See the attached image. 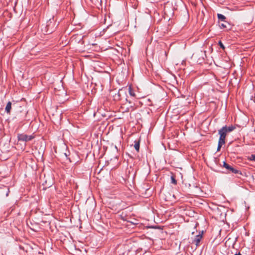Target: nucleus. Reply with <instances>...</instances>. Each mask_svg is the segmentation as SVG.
Listing matches in <instances>:
<instances>
[{"mask_svg":"<svg viewBox=\"0 0 255 255\" xmlns=\"http://www.w3.org/2000/svg\"><path fill=\"white\" fill-rule=\"evenodd\" d=\"M55 23L54 18L50 19L47 22L45 26V32L47 34L51 33L55 29Z\"/></svg>","mask_w":255,"mask_h":255,"instance_id":"obj_1","label":"nucleus"},{"mask_svg":"<svg viewBox=\"0 0 255 255\" xmlns=\"http://www.w3.org/2000/svg\"><path fill=\"white\" fill-rule=\"evenodd\" d=\"M223 166L227 170V172L228 173L242 175L240 170L234 168L233 166L227 163L225 161L223 162Z\"/></svg>","mask_w":255,"mask_h":255,"instance_id":"obj_2","label":"nucleus"},{"mask_svg":"<svg viewBox=\"0 0 255 255\" xmlns=\"http://www.w3.org/2000/svg\"><path fill=\"white\" fill-rule=\"evenodd\" d=\"M34 138L32 135H28L25 134H19L17 138L19 141H30Z\"/></svg>","mask_w":255,"mask_h":255,"instance_id":"obj_3","label":"nucleus"},{"mask_svg":"<svg viewBox=\"0 0 255 255\" xmlns=\"http://www.w3.org/2000/svg\"><path fill=\"white\" fill-rule=\"evenodd\" d=\"M227 133L224 130V129L221 128L219 130V134H220L219 141L225 143V138Z\"/></svg>","mask_w":255,"mask_h":255,"instance_id":"obj_4","label":"nucleus"},{"mask_svg":"<svg viewBox=\"0 0 255 255\" xmlns=\"http://www.w3.org/2000/svg\"><path fill=\"white\" fill-rule=\"evenodd\" d=\"M124 92L123 89H120L119 91L115 93V95H113L114 100L115 101H118L121 100L122 99V94Z\"/></svg>","mask_w":255,"mask_h":255,"instance_id":"obj_5","label":"nucleus"},{"mask_svg":"<svg viewBox=\"0 0 255 255\" xmlns=\"http://www.w3.org/2000/svg\"><path fill=\"white\" fill-rule=\"evenodd\" d=\"M202 234H199V235L195 236V239L192 241L193 244H195L196 247L199 246L200 242L202 238Z\"/></svg>","mask_w":255,"mask_h":255,"instance_id":"obj_6","label":"nucleus"},{"mask_svg":"<svg viewBox=\"0 0 255 255\" xmlns=\"http://www.w3.org/2000/svg\"><path fill=\"white\" fill-rule=\"evenodd\" d=\"M220 27L221 28H226V29H230V24L228 21L225 20V21H223V23H219Z\"/></svg>","mask_w":255,"mask_h":255,"instance_id":"obj_7","label":"nucleus"},{"mask_svg":"<svg viewBox=\"0 0 255 255\" xmlns=\"http://www.w3.org/2000/svg\"><path fill=\"white\" fill-rule=\"evenodd\" d=\"M222 129H224V130L228 133V132H231L233 130H234L235 129V127L234 126H230V127H227V126H225V127H223Z\"/></svg>","mask_w":255,"mask_h":255,"instance_id":"obj_8","label":"nucleus"},{"mask_svg":"<svg viewBox=\"0 0 255 255\" xmlns=\"http://www.w3.org/2000/svg\"><path fill=\"white\" fill-rule=\"evenodd\" d=\"M11 109V103L10 102H8L7 103L6 106L5 107V112L7 114H10Z\"/></svg>","mask_w":255,"mask_h":255,"instance_id":"obj_9","label":"nucleus"},{"mask_svg":"<svg viewBox=\"0 0 255 255\" xmlns=\"http://www.w3.org/2000/svg\"><path fill=\"white\" fill-rule=\"evenodd\" d=\"M217 16H218V18L219 19V23H220V22L225 21V20H226V17L224 15H223L222 14L218 13L217 14Z\"/></svg>","mask_w":255,"mask_h":255,"instance_id":"obj_10","label":"nucleus"},{"mask_svg":"<svg viewBox=\"0 0 255 255\" xmlns=\"http://www.w3.org/2000/svg\"><path fill=\"white\" fill-rule=\"evenodd\" d=\"M140 141L138 140H135L134 141V147L136 150L137 152L139 151V147H140Z\"/></svg>","mask_w":255,"mask_h":255,"instance_id":"obj_11","label":"nucleus"},{"mask_svg":"<svg viewBox=\"0 0 255 255\" xmlns=\"http://www.w3.org/2000/svg\"><path fill=\"white\" fill-rule=\"evenodd\" d=\"M128 91H129V94L131 96L135 97V94L134 93V91L132 89L131 87L130 86L128 88Z\"/></svg>","mask_w":255,"mask_h":255,"instance_id":"obj_12","label":"nucleus"},{"mask_svg":"<svg viewBox=\"0 0 255 255\" xmlns=\"http://www.w3.org/2000/svg\"><path fill=\"white\" fill-rule=\"evenodd\" d=\"M225 143L221 142L219 141H218V147H217V151H219L220 150V149L222 147V146Z\"/></svg>","mask_w":255,"mask_h":255,"instance_id":"obj_13","label":"nucleus"},{"mask_svg":"<svg viewBox=\"0 0 255 255\" xmlns=\"http://www.w3.org/2000/svg\"><path fill=\"white\" fill-rule=\"evenodd\" d=\"M171 183L174 184V185H176L177 184V181L175 179L174 176H172L171 177Z\"/></svg>","mask_w":255,"mask_h":255,"instance_id":"obj_14","label":"nucleus"},{"mask_svg":"<svg viewBox=\"0 0 255 255\" xmlns=\"http://www.w3.org/2000/svg\"><path fill=\"white\" fill-rule=\"evenodd\" d=\"M219 45H220L221 48H222L223 49H225V46L221 41H219Z\"/></svg>","mask_w":255,"mask_h":255,"instance_id":"obj_15","label":"nucleus"},{"mask_svg":"<svg viewBox=\"0 0 255 255\" xmlns=\"http://www.w3.org/2000/svg\"><path fill=\"white\" fill-rule=\"evenodd\" d=\"M250 159L255 161V154L252 155Z\"/></svg>","mask_w":255,"mask_h":255,"instance_id":"obj_16","label":"nucleus"},{"mask_svg":"<svg viewBox=\"0 0 255 255\" xmlns=\"http://www.w3.org/2000/svg\"><path fill=\"white\" fill-rule=\"evenodd\" d=\"M200 54L201 55H204L205 56V57H206V51H201L200 52Z\"/></svg>","mask_w":255,"mask_h":255,"instance_id":"obj_17","label":"nucleus"},{"mask_svg":"<svg viewBox=\"0 0 255 255\" xmlns=\"http://www.w3.org/2000/svg\"><path fill=\"white\" fill-rule=\"evenodd\" d=\"M235 255H242L240 252L238 253H236Z\"/></svg>","mask_w":255,"mask_h":255,"instance_id":"obj_18","label":"nucleus"},{"mask_svg":"<svg viewBox=\"0 0 255 255\" xmlns=\"http://www.w3.org/2000/svg\"><path fill=\"white\" fill-rule=\"evenodd\" d=\"M129 111V109L128 108L127 109V110H126V112H128Z\"/></svg>","mask_w":255,"mask_h":255,"instance_id":"obj_19","label":"nucleus"}]
</instances>
